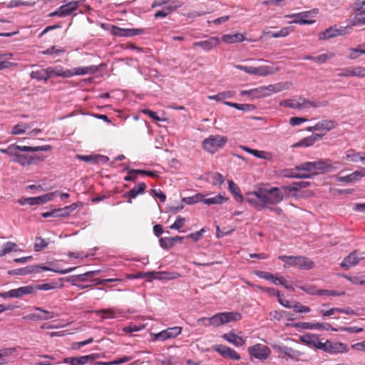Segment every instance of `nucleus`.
<instances>
[{
    "label": "nucleus",
    "instance_id": "72a5a7b5",
    "mask_svg": "<svg viewBox=\"0 0 365 365\" xmlns=\"http://www.w3.org/2000/svg\"><path fill=\"white\" fill-rule=\"evenodd\" d=\"M279 105L283 107H287L294 109H302V98L300 97L298 99H288L281 101Z\"/></svg>",
    "mask_w": 365,
    "mask_h": 365
},
{
    "label": "nucleus",
    "instance_id": "412c9836",
    "mask_svg": "<svg viewBox=\"0 0 365 365\" xmlns=\"http://www.w3.org/2000/svg\"><path fill=\"white\" fill-rule=\"evenodd\" d=\"M363 259H364V253H360L355 250L344 259L341 263V266L344 268L349 269L357 264Z\"/></svg>",
    "mask_w": 365,
    "mask_h": 365
},
{
    "label": "nucleus",
    "instance_id": "37998d69",
    "mask_svg": "<svg viewBox=\"0 0 365 365\" xmlns=\"http://www.w3.org/2000/svg\"><path fill=\"white\" fill-rule=\"evenodd\" d=\"M31 127V125L20 122L14 125L12 128L11 134L20 135L26 132V130Z\"/></svg>",
    "mask_w": 365,
    "mask_h": 365
},
{
    "label": "nucleus",
    "instance_id": "4d7b16f0",
    "mask_svg": "<svg viewBox=\"0 0 365 365\" xmlns=\"http://www.w3.org/2000/svg\"><path fill=\"white\" fill-rule=\"evenodd\" d=\"M274 284H280L284 287V288L292 290H294V288L292 286L287 284L286 279L282 277H277V275L274 276V279L272 281Z\"/></svg>",
    "mask_w": 365,
    "mask_h": 365
},
{
    "label": "nucleus",
    "instance_id": "2f4dec72",
    "mask_svg": "<svg viewBox=\"0 0 365 365\" xmlns=\"http://www.w3.org/2000/svg\"><path fill=\"white\" fill-rule=\"evenodd\" d=\"M324 136V133H315L301 140L296 145L309 147Z\"/></svg>",
    "mask_w": 365,
    "mask_h": 365
},
{
    "label": "nucleus",
    "instance_id": "4be33fe9",
    "mask_svg": "<svg viewBox=\"0 0 365 365\" xmlns=\"http://www.w3.org/2000/svg\"><path fill=\"white\" fill-rule=\"evenodd\" d=\"M44 158L45 157L41 155H30L26 154H21L16 163H18L21 166L37 165L39 163L43 161Z\"/></svg>",
    "mask_w": 365,
    "mask_h": 365
},
{
    "label": "nucleus",
    "instance_id": "1a4fd4ad",
    "mask_svg": "<svg viewBox=\"0 0 365 365\" xmlns=\"http://www.w3.org/2000/svg\"><path fill=\"white\" fill-rule=\"evenodd\" d=\"M14 144V148L12 150L11 153V155L13 156V158L11 160V162L16 163L19 160V158L21 155L19 152H37V151H49L51 150L52 147L49 145H45L42 146H27V145H19L16 143Z\"/></svg>",
    "mask_w": 365,
    "mask_h": 365
},
{
    "label": "nucleus",
    "instance_id": "c756f323",
    "mask_svg": "<svg viewBox=\"0 0 365 365\" xmlns=\"http://www.w3.org/2000/svg\"><path fill=\"white\" fill-rule=\"evenodd\" d=\"M329 101H319V100H309L304 98H302V109H307L309 108H320V107H325L328 106Z\"/></svg>",
    "mask_w": 365,
    "mask_h": 365
},
{
    "label": "nucleus",
    "instance_id": "39448f33",
    "mask_svg": "<svg viewBox=\"0 0 365 365\" xmlns=\"http://www.w3.org/2000/svg\"><path fill=\"white\" fill-rule=\"evenodd\" d=\"M278 258L289 266L297 267L302 269H311L314 266V263L310 259L304 256L280 255Z\"/></svg>",
    "mask_w": 365,
    "mask_h": 365
},
{
    "label": "nucleus",
    "instance_id": "c9c22d12",
    "mask_svg": "<svg viewBox=\"0 0 365 365\" xmlns=\"http://www.w3.org/2000/svg\"><path fill=\"white\" fill-rule=\"evenodd\" d=\"M229 190L233 194L237 201L242 202L245 197L241 194L240 187L232 180H229L227 181Z\"/></svg>",
    "mask_w": 365,
    "mask_h": 365
},
{
    "label": "nucleus",
    "instance_id": "ea45409f",
    "mask_svg": "<svg viewBox=\"0 0 365 365\" xmlns=\"http://www.w3.org/2000/svg\"><path fill=\"white\" fill-rule=\"evenodd\" d=\"M12 56L11 53L0 54V70L9 68L16 65V63L6 60L11 58Z\"/></svg>",
    "mask_w": 365,
    "mask_h": 365
},
{
    "label": "nucleus",
    "instance_id": "09e8293b",
    "mask_svg": "<svg viewBox=\"0 0 365 365\" xmlns=\"http://www.w3.org/2000/svg\"><path fill=\"white\" fill-rule=\"evenodd\" d=\"M182 202L187 205H194L199 202H203V195L198 193L192 197H184L182 198Z\"/></svg>",
    "mask_w": 365,
    "mask_h": 365
},
{
    "label": "nucleus",
    "instance_id": "603ef678",
    "mask_svg": "<svg viewBox=\"0 0 365 365\" xmlns=\"http://www.w3.org/2000/svg\"><path fill=\"white\" fill-rule=\"evenodd\" d=\"M334 53L328 52L314 56V62L318 63H324L328 60H330L334 57Z\"/></svg>",
    "mask_w": 365,
    "mask_h": 365
},
{
    "label": "nucleus",
    "instance_id": "c03bdc74",
    "mask_svg": "<svg viewBox=\"0 0 365 365\" xmlns=\"http://www.w3.org/2000/svg\"><path fill=\"white\" fill-rule=\"evenodd\" d=\"M242 148L246 150L247 153L253 155L254 156L261 158V159H269L270 154L262 150H257L255 149H251L245 146H242Z\"/></svg>",
    "mask_w": 365,
    "mask_h": 365
},
{
    "label": "nucleus",
    "instance_id": "9b49d317",
    "mask_svg": "<svg viewBox=\"0 0 365 365\" xmlns=\"http://www.w3.org/2000/svg\"><path fill=\"white\" fill-rule=\"evenodd\" d=\"M247 351L252 357L259 360H265L271 354L270 349L262 344H257L248 347Z\"/></svg>",
    "mask_w": 365,
    "mask_h": 365
},
{
    "label": "nucleus",
    "instance_id": "864d4df0",
    "mask_svg": "<svg viewBox=\"0 0 365 365\" xmlns=\"http://www.w3.org/2000/svg\"><path fill=\"white\" fill-rule=\"evenodd\" d=\"M48 245V242L40 237H36L34 243V250L36 252L41 251L46 248Z\"/></svg>",
    "mask_w": 365,
    "mask_h": 365
},
{
    "label": "nucleus",
    "instance_id": "aec40b11",
    "mask_svg": "<svg viewBox=\"0 0 365 365\" xmlns=\"http://www.w3.org/2000/svg\"><path fill=\"white\" fill-rule=\"evenodd\" d=\"M142 29H123L116 26H112L110 33L113 36L120 37L134 36L143 34Z\"/></svg>",
    "mask_w": 365,
    "mask_h": 365
},
{
    "label": "nucleus",
    "instance_id": "e2e57ef3",
    "mask_svg": "<svg viewBox=\"0 0 365 365\" xmlns=\"http://www.w3.org/2000/svg\"><path fill=\"white\" fill-rule=\"evenodd\" d=\"M185 220L184 217L178 216L175 222L170 227L173 230H180L185 224Z\"/></svg>",
    "mask_w": 365,
    "mask_h": 365
},
{
    "label": "nucleus",
    "instance_id": "680f3d73",
    "mask_svg": "<svg viewBox=\"0 0 365 365\" xmlns=\"http://www.w3.org/2000/svg\"><path fill=\"white\" fill-rule=\"evenodd\" d=\"M346 278L352 284H365V277L364 276L346 277Z\"/></svg>",
    "mask_w": 365,
    "mask_h": 365
},
{
    "label": "nucleus",
    "instance_id": "58836bf2",
    "mask_svg": "<svg viewBox=\"0 0 365 365\" xmlns=\"http://www.w3.org/2000/svg\"><path fill=\"white\" fill-rule=\"evenodd\" d=\"M58 191L51 192L45 195L35 197L36 205H43L48 202L51 201L56 196H57Z\"/></svg>",
    "mask_w": 365,
    "mask_h": 365
},
{
    "label": "nucleus",
    "instance_id": "f03ea898",
    "mask_svg": "<svg viewBox=\"0 0 365 365\" xmlns=\"http://www.w3.org/2000/svg\"><path fill=\"white\" fill-rule=\"evenodd\" d=\"M242 315L238 312H227L215 314L212 317H202L197 319L198 324L204 326H214L215 327L227 324L231 322L239 321Z\"/></svg>",
    "mask_w": 365,
    "mask_h": 365
},
{
    "label": "nucleus",
    "instance_id": "49530a36",
    "mask_svg": "<svg viewBox=\"0 0 365 365\" xmlns=\"http://www.w3.org/2000/svg\"><path fill=\"white\" fill-rule=\"evenodd\" d=\"M297 171H302V170H297L296 168L294 169H291L286 171L285 176L289 178H309V174L303 173H297Z\"/></svg>",
    "mask_w": 365,
    "mask_h": 365
},
{
    "label": "nucleus",
    "instance_id": "0e129e2a",
    "mask_svg": "<svg viewBox=\"0 0 365 365\" xmlns=\"http://www.w3.org/2000/svg\"><path fill=\"white\" fill-rule=\"evenodd\" d=\"M309 182L306 181H300V182H296L292 184V185L289 187V190H299L301 188H305L309 185Z\"/></svg>",
    "mask_w": 365,
    "mask_h": 365
},
{
    "label": "nucleus",
    "instance_id": "dca6fc26",
    "mask_svg": "<svg viewBox=\"0 0 365 365\" xmlns=\"http://www.w3.org/2000/svg\"><path fill=\"white\" fill-rule=\"evenodd\" d=\"M182 327H174L168 328L167 329L163 330L162 331L154 334L153 337L154 340L165 341L169 339L175 338L180 335L182 332Z\"/></svg>",
    "mask_w": 365,
    "mask_h": 365
},
{
    "label": "nucleus",
    "instance_id": "f704fd0d",
    "mask_svg": "<svg viewBox=\"0 0 365 365\" xmlns=\"http://www.w3.org/2000/svg\"><path fill=\"white\" fill-rule=\"evenodd\" d=\"M222 41L226 43H240L245 41V36L242 34H224Z\"/></svg>",
    "mask_w": 365,
    "mask_h": 365
},
{
    "label": "nucleus",
    "instance_id": "338daca9",
    "mask_svg": "<svg viewBox=\"0 0 365 365\" xmlns=\"http://www.w3.org/2000/svg\"><path fill=\"white\" fill-rule=\"evenodd\" d=\"M349 58L355 59L359 56L361 54H365V50H360L359 48H351L349 49Z\"/></svg>",
    "mask_w": 365,
    "mask_h": 365
},
{
    "label": "nucleus",
    "instance_id": "a19ab883",
    "mask_svg": "<svg viewBox=\"0 0 365 365\" xmlns=\"http://www.w3.org/2000/svg\"><path fill=\"white\" fill-rule=\"evenodd\" d=\"M30 76L31 78L36 79L37 81H43L46 82L48 80L46 68L33 71L31 72Z\"/></svg>",
    "mask_w": 365,
    "mask_h": 365
},
{
    "label": "nucleus",
    "instance_id": "4468645a",
    "mask_svg": "<svg viewBox=\"0 0 365 365\" xmlns=\"http://www.w3.org/2000/svg\"><path fill=\"white\" fill-rule=\"evenodd\" d=\"M143 277H150V279L158 280H173L181 277L180 274L176 272H145L141 275Z\"/></svg>",
    "mask_w": 365,
    "mask_h": 365
},
{
    "label": "nucleus",
    "instance_id": "f3484780",
    "mask_svg": "<svg viewBox=\"0 0 365 365\" xmlns=\"http://www.w3.org/2000/svg\"><path fill=\"white\" fill-rule=\"evenodd\" d=\"M212 349L224 358H228L236 361L241 359L240 354L235 350L223 344L214 345L212 346Z\"/></svg>",
    "mask_w": 365,
    "mask_h": 365
},
{
    "label": "nucleus",
    "instance_id": "6ab92c4d",
    "mask_svg": "<svg viewBox=\"0 0 365 365\" xmlns=\"http://www.w3.org/2000/svg\"><path fill=\"white\" fill-rule=\"evenodd\" d=\"M300 340L306 345L323 351L324 341L320 339L317 335L307 334L300 336Z\"/></svg>",
    "mask_w": 365,
    "mask_h": 365
},
{
    "label": "nucleus",
    "instance_id": "79ce46f5",
    "mask_svg": "<svg viewBox=\"0 0 365 365\" xmlns=\"http://www.w3.org/2000/svg\"><path fill=\"white\" fill-rule=\"evenodd\" d=\"M15 351V348H5L0 349V365L6 364L9 362L8 357Z\"/></svg>",
    "mask_w": 365,
    "mask_h": 365
},
{
    "label": "nucleus",
    "instance_id": "6e6d98bb",
    "mask_svg": "<svg viewBox=\"0 0 365 365\" xmlns=\"http://www.w3.org/2000/svg\"><path fill=\"white\" fill-rule=\"evenodd\" d=\"M292 309L297 313H308L311 310L309 307L304 306L298 302L293 304Z\"/></svg>",
    "mask_w": 365,
    "mask_h": 365
},
{
    "label": "nucleus",
    "instance_id": "de8ad7c7",
    "mask_svg": "<svg viewBox=\"0 0 365 365\" xmlns=\"http://www.w3.org/2000/svg\"><path fill=\"white\" fill-rule=\"evenodd\" d=\"M16 244L12 242H7L4 245L3 249L0 251V257L6 254L16 250Z\"/></svg>",
    "mask_w": 365,
    "mask_h": 365
},
{
    "label": "nucleus",
    "instance_id": "69168bd1",
    "mask_svg": "<svg viewBox=\"0 0 365 365\" xmlns=\"http://www.w3.org/2000/svg\"><path fill=\"white\" fill-rule=\"evenodd\" d=\"M212 184L214 185H221L225 182L224 176L219 173H215L212 175Z\"/></svg>",
    "mask_w": 365,
    "mask_h": 365
},
{
    "label": "nucleus",
    "instance_id": "5fc2aeb1",
    "mask_svg": "<svg viewBox=\"0 0 365 365\" xmlns=\"http://www.w3.org/2000/svg\"><path fill=\"white\" fill-rule=\"evenodd\" d=\"M232 96L231 91H226L222 93H219L217 95L209 96L208 98L211 100H215L217 101H221L225 98H230Z\"/></svg>",
    "mask_w": 365,
    "mask_h": 365
},
{
    "label": "nucleus",
    "instance_id": "423d86ee",
    "mask_svg": "<svg viewBox=\"0 0 365 365\" xmlns=\"http://www.w3.org/2000/svg\"><path fill=\"white\" fill-rule=\"evenodd\" d=\"M235 68L240 71H243L247 74L256 75L259 76H267L275 73L279 71L278 68H273L269 66H261L259 67L243 66L240 64H235Z\"/></svg>",
    "mask_w": 365,
    "mask_h": 365
},
{
    "label": "nucleus",
    "instance_id": "6e6552de",
    "mask_svg": "<svg viewBox=\"0 0 365 365\" xmlns=\"http://www.w3.org/2000/svg\"><path fill=\"white\" fill-rule=\"evenodd\" d=\"M329 168L327 163L322 160L314 162H306L300 165L296 166L297 170H302L304 173L317 175L321 172L327 170Z\"/></svg>",
    "mask_w": 365,
    "mask_h": 365
},
{
    "label": "nucleus",
    "instance_id": "a18cd8bd",
    "mask_svg": "<svg viewBox=\"0 0 365 365\" xmlns=\"http://www.w3.org/2000/svg\"><path fill=\"white\" fill-rule=\"evenodd\" d=\"M293 29L290 27H284L277 32H267L272 38H280L287 36Z\"/></svg>",
    "mask_w": 365,
    "mask_h": 365
},
{
    "label": "nucleus",
    "instance_id": "8fccbe9b",
    "mask_svg": "<svg viewBox=\"0 0 365 365\" xmlns=\"http://www.w3.org/2000/svg\"><path fill=\"white\" fill-rule=\"evenodd\" d=\"M66 48L63 47L57 48L55 46H51L50 48L44 50L41 52L43 55H58L66 52Z\"/></svg>",
    "mask_w": 365,
    "mask_h": 365
},
{
    "label": "nucleus",
    "instance_id": "7c9ffc66",
    "mask_svg": "<svg viewBox=\"0 0 365 365\" xmlns=\"http://www.w3.org/2000/svg\"><path fill=\"white\" fill-rule=\"evenodd\" d=\"M11 298H20L23 296L33 294L32 285L21 287L17 289H11Z\"/></svg>",
    "mask_w": 365,
    "mask_h": 365
},
{
    "label": "nucleus",
    "instance_id": "5701e85b",
    "mask_svg": "<svg viewBox=\"0 0 365 365\" xmlns=\"http://www.w3.org/2000/svg\"><path fill=\"white\" fill-rule=\"evenodd\" d=\"M48 78L54 77L70 78L71 73L70 69H65L61 66H49L46 68Z\"/></svg>",
    "mask_w": 365,
    "mask_h": 365
},
{
    "label": "nucleus",
    "instance_id": "4c0bfd02",
    "mask_svg": "<svg viewBox=\"0 0 365 365\" xmlns=\"http://www.w3.org/2000/svg\"><path fill=\"white\" fill-rule=\"evenodd\" d=\"M352 24L354 26L365 24V9L363 7L356 9Z\"/></svg>",
    "mask_w": 365,
    "mask_h": 365
},
{
    "label": "nucleus",
    "instance_id": "9d476101",
    "mask_svg": "<svg viewBox=\"0 0 365 365\" xmlns=\"http://www.w3.org/2000/svg\"><path fill=\"white\" fill-rule=\"evenodd\" d=\"M323 351L330 354H344L349 351V347L346 344L326 339Z\"/></svg>",
    "mask_w": 365,
    "mask_h": 365
},
{
    "label": "nucleus",
    "instance_id": "13d9d810",
    "mask_svg": "<svg viewBox=\"0 0 365 365\" xmlns=\"http://www.w3.org/2000/svg\"><path fill=\"white\" fill-rule=\"evenodd\" d=\"M159 242L161 247L164 249H170L175 245L174 240L171 237L160 238Z\"/></svg>",
    "mask_w": 365,
    "mask_h": 365
},
{
    "label": "nucleus",
    "instance_id": "cd10ccee",
    "mask_svg": "<svg viewBox=\"0 0 365 365\" xmlns=\"http://www.w3.org/2000/svg\"><path fill=\"white\" fill-rule=\"evenodd\" d=\"M222 337L227 342L235 346H242L245 344V339L237 335L233 331L224 334Z\"/></svg>",
    "mask_w": 365,
    "mask_h": 365
},
{
    "label": "nucleus",
    "instance_id": "e433bc0d",
    "mask_svg": "<svg viewBox=\"0 0 365 365\" xmlns=\"http://www.w3.org/2000/svg\"><path fill=\"white\" fill-rule=\"evenodd\" d=\"M228 200L225 196L222 194H218L214 197L205 198L203 195V203L210 205H220L226 202Z\"/></svg>",
    "mask_w": 365,
    "mask_h": 365
},
{
    "label": "nucleus",
    "instance_id": "3c124183",
    "mask_svg": "<svg viewBox=\"0 0 365 365\" xmlns=\"http://www.w3.org/2000/svg\"><path fill=\"white\" fill-rule=\"evenodd\" d=\"M361 157V153L354 150H349L346 153V159L351 162H357L360 160Z\"/></svg>",
    "mask_w": 365,
    "mask_h": 365
},
{
    "label": "nucleus",
    "instance_id": "393cba45",
    "mask_svg": "<svg viewBox=\"0 0 365 365\" xmlns=\"http://www.w3.org/2000/svg\"><path fill=\"white\" fill-rule=\"evenodd\" d=\"M220 43V40L217 37H210L207 40L197 41L193 43V46L200 47L205 51H210L217 47Z\"/></svg>",
    "mask_w": 365,
    "mask_h": 365
},
{
    "label": "nucleus",
    "instance_id": "b1692460",
    "mask_svg": "<svg viewBox=\"0 0 365 365\" xmlns=\"http://www.w3.org/2000/svg\"><path fill=\"white\" fill-rule=\"evenodd\" d=\"M365 176V168L360 170H356L352 173L346 176H339L336 180L339 182L353 183L359 181L363 177Z\"/></svg>",
    "mask_w": 365,
    "mask_h": 365
},
{
    "label": "nucleus",
    "instance_id": "ddd939ff",
    "mask_svg": "<svg viewBox=\"0 0 365 365\" xmlns=\"http://www.w3.org/2000/svg\"><path fill=\"white\" fill-rule=\"evenodd\" d=\"M80 2L78 1H71L66 4L62 5L58 8L56 11L50 14L51 16H60L65 17L71 15L75 12L79 7Z\"/></svg>",
    "mask_w": 365,
    "mask_h": 365
},
{
    "label": "nucleus",
    "instance_id": "20e7f679",
    "mask_svg": "<svg viewBox=\"0 0 365 365\" xmlns=\"http://www.w3.org/2000/svg\"><path fill=\"white\" fill-rule=\"evenodd\" d=\"M227 138L221 135H211L205 138L202 143V148L210 153H215L222 148L227 143Z\"/></svg>",
    "mask_w": 365,
    "mask_h": 365
},
{
    "label": "nucleus",
    "instance_id": "a211bd4d",
    "mask_svg": "<svg viewBox=\"0 0 365 365\" xmlns=\"http://www.w3.org/2000/svg\"><path fill=\"white\" fill-rule=\"evenodd\" d=\"M183 1L180 0H175L171 1L170 4L163 7V9L157 11L154 14L155 19L165 18L170 14L175 11L178 8L183 5Z\"/></svg>",
    "mask_w": 365,
    "mask_h": 365
},
{
    "label": "nucleus",
    "instance_id": "473e14b6",
    "mask_svg": "<svg viewBox=\"0 0 365 365\" xmlns=\"http://www.w3.org/2000/svg\"><path fill=\"white\" fill-rule=\"evenodd\" d=\"M341 34V32L340 30L334 28V27H329V29H327L323 32L319 33V39L321 41L323 40H327L331 38H334L335 36H339Z\"/></svg>",
    "mask_w": 365,
    "mask_h": 365
},
{
    "label": "nucleus",
    "instance_id": "c85d7f7f",
    "mask_svg": "<svg viewBox=\"0 0 365 365\" xmlns=\"http://www.w3.org/2000/svg\"><path fill=\"white\" fill-rule=\"evenodd\" d=\"M93 359V355L81 356L79 357H68L63 359V362L70 364V365H85Z\"/></svg>",
    "mask_w": 365,
    "mask_h": 365
},
{
    "label": "nucleus",
    "instance_id": "bb28decb",
    "mask_svg": "<svg viewBox=\"0 0 365 365\" xmlns=\"http://www.w3.org/2000/svg\"><path fill=\"white\" fill-rule=\"evenodd\" d=\"M99 70L98 66L91 65L84 67H77L70 69L71 77L73 76H84L86 74H94Z\"/></svg>",
    "mask_w": 365,
    "mask_h": 365
},
{
    "label": "nucleus",
    "instance_id": "7ed1b4c3",
    "mask_svg": "<svg viewBox=\"0 0 365 365\" xmlns=\"http://www.w3.org/2000/svg\"><path fill=\"white\" fill-rule=\"evenodd\" d=\"M288 88L287 83H277L252 89V99L260 98L284 91Z\"/></svg>",
    "mask_w": 365,
    "mask_h": 365
},
{
    "label": "nucleus",
    "instance_id": "2eb2a0df",
    "mask_svg": "<svg viewBox=\"0 0 365 365\" xmlns=\"http://www.w3.org/2000/svg\"><path fill=\"white\" fill-rule=\"evenodd\" d=\"M337 125L338 123L335 120H322L313 126L307 127V130L309 132L313 130L321 131V133H324L325 135L327 132L336 128Z\"/></svg>",
    "mask_w": 365,
    "mask_h": 365
},
{
    "label": "nucleus",
    "instance_id": "a878e982",
    "mask_svg": "<svg viewBox=\"0 0 365 365\" xmlns=\"http://www.w3.org/2000/svg\"><path fill=\"white\" fill-rule=\"evenodd\" d=\"M147 187V185L144 182H141L138 184L137 186L134 187L130 191L124 193L123 195V197L128 198L127 202L130 204L132 203V199L136 197L138 195L143 194L145 192V190Z\"/></svg>",
    "mask_w": 365,
    "mask_h": 365
},
{
    "label": "nucleus",
    "instance_id": "f8f14e48",
    "mask_svg": "<svg viewBox=\"0 0 365 365\" xmlns=\"http://www.w3.org/2000/svg\"><path fill=\"white\" fill-rule=\"evenodd\" d=\"M34 309L41 312V314L31 313V314H29L24 317L23 319H26V320L38 321V320H48V319H51L53 318L59 317L58 313H56L54 312H50V311H48L46 309H43L42 308L38 307H34Z\"/></svg>",
    "mask_w": 365,
    "mask_h": 365
},
{
    "label": "nucleus",
    "instance_id": "052dcab7",
    "mask_svg": "<svg viewBox=\"0 0 365 365\" xmlns=\"http://www.w3.org/2000/svg\"><path fill=\"white\" fill-rule=\"evenodd\" d=\"M17 203L21 205H36V198L32 197H21L17 200Z\"/></svg>",
    "mask_w": 365,
    "mask_h": 365
},
{
    "label": "nucleus",
    "instance_id": "bf43d9fd",
    "mask_svg": "<svg viewBox=\"0 0 365 365\" xmlns=\"http://www.w3.org/2000/svg\"><path fill=\"white\" fill-rule=\"evenodd\" d=\"M33 293H35L36 290H49L54 289L56 287L52 283H46L42 284L32 285Z\"/></svg>",
    "mask_w": 365,
    "mask_h": 365
},
{
    "label": "nucleus",
    "instance_id": "774afa93",
    "mask_svg": "<svg viewBox=\"0 0 365 365\" xmlns=\"http://www.w3.org/2000/svg\"><path fill=\"white\" fill-rule=\"evenodd\" d=\"M352 76L357 77H365V68L361 66L351 67Z\"/></svg>",
    "mask_w": 365,
    "mask_h": 365
},
{
    "label": "nucleus",
    "instance_id": "f257e3e1",
    "mask_svg": "<svg viewBox=\"0 0 365 365\" xmlns=\"http://www.w3.org/2000/svg\"><path fill=\"white\" fill-rule=\"evenodd\" d=\"M284 195L277 187L270 189L259 187L253 192L245 194V201L258 211L269 208V205H276L282 201Z\"/></svg>",
    "mask_w": 365,
    "mask_h": 365
},
{
    "label": "nucleus",
    "instance_id": "0eeeda50",
    "mask_svg": "<svg viewBox=\"0 0 365 365\" xmlns=\"http://www.w3.org/2000/svg\"><path fill=\"white\" fill-rule=\"evenodd\" d=\"M318 14L319 9H313L307 11L287 14L284 16V17L294 19V20L291 21L290 24H297L299 25L313 24L316 22V21L314 19H311V18L314 17Z\"/></svg>",
    "mask_w": 365,
    "mask_h": 365
}]
</instances>
